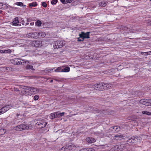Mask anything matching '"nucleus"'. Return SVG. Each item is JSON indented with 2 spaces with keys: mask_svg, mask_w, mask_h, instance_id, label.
Wrapping results in <instances>:
<instances>
[{
  "mask_svg": "<svg viewBox=\"0 0 151 151\" xmlns=\"http://www.w3.org/2000/svg\"><path fill=\"white\" fill-rule=\"evenodd\" d=\"M53 70L52 69H49L47 70V71L48 72H51V71Z\"/></svg>",
  "mask_w": 151,
  "mask_h": 151,
  "instance_id": "nucleus-45",
  "label": "nucleus"
},
{
  "mask_svg": "<svg viewBox=\"0 0 151 151\" xmlns=\"http://www.w3.org/2000/svg\"><path fill=\"white\" fill-rule=\"evenodd\" d=\"M42 6L44 7H46L47 6V4L45 2H42Z\"/></svg>",
  "mask_w": 151,
  "mask_h": 151,
  "instance_id": "nucleus-37",
  "label": "nucleus"
},
{
  "mask_svg": "<svg viewBox=\"0 0 151 151\" xmlns=\"http://www.w3.org/2000/svg\"><path fill=\"white\" fill-rule=\"evenodd\" d=\"M6 132V130L5 129L2 128L0 129V135H3Z\"/></svg>",
  "mask_w": 151,
  "mask_h": 151,
  "instance_id": "nucleus-27",
  "label": "nucleus"
},
{
  "mask_svg": "<svg viewBox=\"0 0 151 151\" xmlns=\"http://www.w3.org/2000/svg\"><path fill=\"white\" fill-rule=\"evenodd\" d=\"M1 13V11L0 10V13Z\"/></svg>",
  "mask_w": 151,
  "mask_h": 151,
  "instance_id": "nucleus-57",
  "label": "nucleus"
},
{
  "mask_svg": "<svg viewBox=\"0 0 151 151\" xmlns=\"http://www.w3.org/2000/svg\"><path fill=\"white\" fill-rule=\"evenodd\" d=\"M11 61L12 63L15 65L22 64V61L24 62L23 63L25 62V63H26V61L22 60L19 58H14L11 60Z\"/></svg>",
  "mask_w": 151,
  "mask_h": 151,
  "instance_id": "nucleus-6",
  "label": "nucleus"
},
{
  "mask_svg": "<svg viewBox=\"0 0 151 151\" xmlns=\"http://www.w3.org/2000/svg\"><path fill=\"white\" fill-rule=\"evenodd\" d=\"M26 69L27 70H35V69L33 68L32 65H27L25 67Z\"/></svg>",
  "mask_w": 151,
  "mask_h": 151,
  "instance_id": "nucleus-21",
  "label": "nucleus"
},
{
  "mask_svg": "<svg viewBox=\"0 0 151 151\" xmlns=\"http://www.w3.org/2000/svg\"><path fill=\"white\" fill-rule=\"evenodd\" d=\"M147 55L151 54V51L147 52Z\"/></svg>",
  "mask_w": 151,
  "mask_h": 151,
  "instance_id": "nucleus-47",
  "label": "nucleus"
},
{
  "mask_svg": "<svg viewBox=\"0 0 151 151\" xmlns=\"http://www.w3.org/2000/svg\"><path fill=\"white\" fill-rule=\"evenodd\" d=\"M37 4L35 2H33L32 3L29 4V6L30 7L32 8V7H35L37 5Z\"/></svg>",
  "mask_w": 151,
  "mask_h": 151,
  "instance_id": "nucleus-25",
  "label": "nucleus"
},
{
  "mask_svg": "<svg viewBox=\"0 0 151 151\" xmlns=\"http://www.w3.org/2000/svg\"><path fill=\"white\" fill-rule=\"evenodd\" d=\"M53 80H51L50 81V82L52 83V82H53Z\"/></svg>",
  "mask_w": 151,
  "mask_h": 151,
  "instance_id": "nucleus-52",
  "label": "nucleus"
},
{
  "mask_svg": "<svg viewBox=\"0 0 151 151\" xmlns=\"http://www.w3.org/2000/svg\"><path fill=\"white\" fill-rule=\"evenodd\" d=\"M9 68V67H6V69L7 70H8V69Z\"/></svg>",
  "mask_w": 151,
  "mask_h": 151,
  "instance_id": "nucleus-55",
  "label": "nucleus"
},
{
  "mask_svg": "<svg viewBox=\"0 0 151 151\" xmlns=\"http://www.w3.org/2000/svg\"><path fill=\"white\" fill-rule=\"evenodd\" d=\"M3 3L0 2V9H2L3 7Z\"/></svg>",
  "mask_w": 151,
  "mask_h": 151,
  "instance_id": "nucleus-42",
  "label": "nucleus"
},
{
  "mask_svg": "<svg viewBox=\"0 0 151 151\" xmlns=\"http://www.w3.org/2000/svg\"><path fill=\"white\" fill-rule=\"evenodd\" d=\"M139 103L147 106H149L148 99H143L139 101Z\"/></svg>",
  "mask_w": 151,
  "mask_h": 151,
  "instance_id": "nucleus-13",
  "label": "nucleus"
},
{
  "mask_svg": "<svg viewBox=\"0 0 151 151\" xmlns=\"http://www.w3.org/2000/svg\"><path fill=\"white\" fill-rule=\"evenodd\" d=\"M4 53H10L12 52V51L11 50L8 49L7 50H4Z\"/></svg>",
  "mask_w": 151,
  "mask_h": 151,
  "instance_id": "nucleus-35",
  "label": "nucleus"
},
{
  "mask_svg": "<svg viewBox=\"0 0 151 151\" xmlns=\"http://www.w3.org/2000/svg\"><path fill=\"white\" fill-rule=\"evenodd\" d=\"M104 83H98L92 86V88L96 90H104Z\"/></svg>",
  "mask_w": 151,
  "mask_h": 151,
  "instance_id": "nucleus-4",
  "label": "nucleus"
},
{
  "mask_svg": "<svg viewBox=\"0 0 151 151\" xmlns=\"http://www.w3.org/2000/svg\"><path fill=\"white\" fill-rule=\"evenodd\" d=\"M150 1H151V0H150Z\"/></svg>",
  "mask_w": 151,
  "mask_h": 151,
  "instance_id": "nucleus-59",
  "label": "nucleus"
},
{
  "mask_svg": "<svg viewBox=\"0 0 151 151\" xmlns=\"http://www.w3.org/2000/svg\"><path fill=\"white\" fill-rule=\"evenodd\" d=\"M39 98V96L38 95H35L34 97V100L35 101H36L38 100Z\"/></svg>",
  "mask_w": 151,
  "mask_h": 151,
  "instance_id": "nucleus-33",
  "label": "nucleus"
},
{
  "mask_svg": "<svg viewBox=\"0 0 151 151\" xmlns=\"http://www.w3.org/2000/svg\"><path fill=\"white\" fill-rule=\"evenodd\" d=\"M33 128L32 125L21 124L15 127L14 128V129L17 131H22L26 129H32Z\"/></svg>",
  "mask_w": 151,
  "mask_h": 151,
  "instance_id": "nucleus-2",
  "label": "nucleus"
},
{
  "mask_svg": "<svg viewBox=\"0 0 151 151\" xmlns=\"http://www.w3.org/2000/svg\"><path fill=\"white\" fill-rule=\"evenodd\" d=\"M56 117H61L62 116H64L65 114V112H63L60 113L59 111L55 112Z\"/></svg>",
  "mask_w": 151,
  "mask_h": 151,
  "instance_id": "nucleus-20",
  "label": "nucleus"
},
{
  "mask_svg": "<svg viewBox=\"0 0 151 151\" xmlns=\"http://www.w3.org/2000/svg\"><path fill=\"white\" fill-rule=\"evenodd\" d=\"M60 1L63 4H65V0H60Z\"/></svg>",
  "mask_w": 151,
  "mask_h": 151,
  "instance_id": "nucleus-43",
  "label": "nucleus"
},
{
  "mask_svg": "<svg viewBox=\"0 0 151 151\" xmlns=\"http://www.w3.org/2000/svg\"><path fill=\"white\" fill-rule=\"evenodd\" d=\"M12 25L15 26H21V22H19L18 18L17 17H15L12 22Z\"/></svg>",
  "mask_w": 151,
  "mask_h": 151,
  "instance_id": "nucleus-11",
  "label": "nucleus"
},
{
  "mask_svg": "<svg viewBox=\"0 0 151 151\" xmlns=\"http://www.w3.org/2000/svg\"><path fill=\"white\" fill-rule=\"evenodd\" d=\"M121 145H116L111 150V151H120L121 150L120 147Z\"/></svg>",
  "mask_w": 151,
  "mask_h": 151,
  "instance_id": "nucleus-19",
  "label": "nucleus"
},
{
  "mask_svg": "<svg viewBox=\"0 0 151 151\" xmlns=\"http://www.w3.org/2000/svg\"><path fill=\"white\" fill-rule=\"evenodd\" d=\"M9 106H4L0 109V115L6 112L9 109Z\"/></svg>",
  "mask_w": 151,
  "mask_h": 151,
  "instance_id": "nucleus-14",
  "label": "nucleus"
},
{
  "mask_svg": "<svg viewBox=\"0 0 151 151\" xmlns=\"http://www.w3.org/2000/svg\"><path fill=\"white\" fill-rule=\"evenodd\" d=\"M18 114H17V116H18Z\"/></svg>",
  "mask_w": 151,
  "mask_h": 151,
  "instance_id": "nucleus-58",
  "label": "nucleus"
},
{
  "mask_svg": "<svg viewBox=\"0 0 151 151\" xmlns=\"http://www.w3.org/2000/svg\"><path fill=\"white\" fill-rule=\"evenodd\" d=\"M62 69L61 67H59L56 69L55 71V72H62Z\"/></svg>",
  "mask_w": 151,
  "mask_h": 151,
  "instance_id": "nucleus-30",
  "label": "nucleus"
},
{
  "mask_svg": "<svg viewBox=\"0 0 151 151\" xmlns=\"http://www.w3.org/2000/svg\"><path fill=\"white\" fill-rule=\"evenodd\" d=\"M141 54L143 55H147V52H141Z\"/></svg>",
  "mask_w": 151,
  "mask_h": 151,
  "instance_id": "nucleus-40",
  "label": "nucleus"
},
{
  "mask_svg": "<svg viewBox=\"0 0 151 151\" xmlns=\"http://www.w3.org/2000/svg\"><path fill=\"white\" fill-rule=\"evenodd\" d=\"M34 77V76H30V78H33Z\"/></svg>",
  "mask_w": 151,
  "mask_h": 151,
  "instance_id": "nucleus-53",
  "label": "nucleus"
},
{
  "mask_svg": "<svg viewBox=\"0 0 151 151\" xmlns=\"http://www.w3.org/2000/svg\"><path fill=\"white\" fill-rule=\"evenodd\" d=\"M28 24H29V23H26V25H28Z\"/></svg>",
  "mask_w": 151,
  "mask_h": 151,
  "instance_id": "nucleus-56",
  "label": "nucleus"
},
{
  "mask_svg": "<svg viewBox=\"0 0 151 151\" xmlns=\"http://www.w3.org/2000/svg\"><path fill=\"white\" fill-rule=\"evenodd\" d=\"M16 4L18 6H22L23 4L22 2H17L16 3Z\"/></svg>",
  "mask_w": 151,
  "mask_h": 151,
  "instance_id": "nucleus-34",
  "label": "nucleus"
},
{
  "mask_svg": "<svg viewBox=\"0 0 151 151\" xmlns=\"http://www.w3.org/2000/svg\"><path fill=\"white\" fill-rule=\"evenodd\" d=\"M50 117L51 119H53L56 117V113L55 112L51 113L50 116Z\"/></svg>",
  "mask_w": 151,
  "mask_h": 151,
  "instance_id": "nucleus-26",
  "label": "nucleus"
},
{
  "mask_svg": "<svg viewBox=\"0 0 151 151\" xmlns=\"http://www.w3.org/2000/svg\"><path fill=\"white\" fill-rule=\"evenodd\" d=\"M94 111H95L96 112H99V111H97L96 110V109H95L94 110Z\"/></svg>",
  "mask_w": 151,
  "mask_h": 151,
  "instance_id": "nucleus-51",
  "label": "nucleus"
},
{
  "mask_svg": "<svg viewBox=\"0 0 151 151\" xmlns=\"http://www.w3.org/2000/svg\"><path fill=\"white\" fill-rule=\"evenodd\" d=\"M63 46V42L62 41H57L55 42V45L53 47L54 48H58L62 47Z\"/></svg>",
  "mask_w": 151,
  "mask_h": 151,
  "instance_id": "nucleus-10",
  "label": "nucleus"
},
{
  "mask_svg": "<svg viewBox=\"0 0 151 151\" xmlns=\"http://www.w3.org/2000/svg\"><path fill=\"white\" fill-rule=\"evenodd\" d=\"M39 33V38H43L44 37L45 35L46 34L45 33L43 32H38Z\"/></svg>",
  "mask_w": 151,
  "mask_h": 151,
  "instance_id": "nucleus-22",
  "label": "nucleus"
},
{
  "mask_svg": "<svg viewBox=\"0 0 151 151\" xmlns=\"http://www.w3.org/2000/svg\"><path fill=\"white\" fill-rule=\"evenodd\" d=\"M47 123L46 122H44L43 121H41L37 122L36 124V125L39 128H42L46 126Z\"/></svg>",
  "mask_w": 151,
  "mask_h": 151,
  "instance_id": "nucleus-9",
  "label": "nucleus"
},
{
  "mask_svg": "<svg viewBox=\"0 0 151 151\" xmlns=\"http://www.w3.org/2000/svg\"><path fill=\"white\" fill-rule=\"evenodd\" d=\"M103 87L104 89L106 90L107 89H109L110 88L112 84L110 83H104Z\"/></svg>",
  "mask_w": 151,
  "mask_h": 151,
  "instance_id": "nucleus-17",
  "label": "nucleus"
},
{
  "mask_svg": "<svg viewBox=\"0 0 151 151\" xmlns=\"http://www.w3.org/2000/svg\"><path fill=\"white\" fill-rule=\"evenodd\" d=\"M70 71V68L69 67H66L62 69V72H68Z\"/></svg>",
  "mask_w": 151,
  "mask_h": 151,
  "instance_id": "nucleus-24",
  "label": "nucleus"
},
{
  "mask_svg": "<svg viewBox=\"0 0 151 151\" xmlns=\"http://www.w3.org/2000/svg\"><path fill=\"white\" fill-rule=\"evenodd\" d=\"M134 138L135 139H137V143L138 142H139L142 139V138L141 137H137L136 136L133 137V140H134Z\"/></svg>",
  "mask_w": 151,
  "mask_h": 151,
  "instance_id": "nucleus-23",
  "label": "nucleus"
},
{
  "mask_svg": "<svg viewBox=\"0 0 151 151\" xmlns=\"http://www.w3.org/2000/svg\"><path fill=\"white\" fill-rule=\"evenodd\" d=\"M94 150L91 148L87 149H83L80 150L79 151H93Z\"/></svg>",
  "mask_w": 151,
  "mask_h": 151,
  "instance_id": "nucleus-28",
  "label": "nucleus"
},
{
  "mask_svg": "<svg viewBox=\"0 0 151 151\" xmlns=\"http://www.w3.org/2000/svg\"><path fill=\"white\" fill-rule=\"evenodd\" d=\"M123 137L124 136L122 134L116 135L111 137V140L112 141L120 140L123 139Z\"/></svg>",
  "mask_w": 151,
  "mask_h": 151,
  "instance_id": "nucleus-8",
  "label": "nucleus"
},
{
  "mask_svg": "<svg viewBox=\"0 0 151 151\" xmlns=\"http://www.w3.org/2000/svg\"><path fill=\"white\" fill-rule=\"evenodd\" d=\"M30 44L32 46L38 47L42 46V42L40 40H35L31 42Z\"/></svg>",
  "mask_w": 151,
  "mask_h": 151,
  "instance_id": "nucleus-7",
  "label": "nucleus"
},
{
  "mask_svg": "<svg viewBox=\"0 0 151 151\" xmlns=\"http://www.w3.org/2000/svg\"><path fill=\"white\" fill-rule=\"evenodd\" d=\"M90 32H87L85 33L84 32H82L81 34H79L80 38L81 39L78 38V41H82L85 38H89Z\"/></svg>",
  "mask_w": 151,
  "mask_h": 151,
  "instance_id": "nucleus-3",
  "label": "nucleus"
},
{
  "mask_svg": "<svg viewBox=\"0 0 151 151\" xmlns=\"http://www.w3.org/2000/svg\"><path fill=\"white\" fill-rule=\"evenodd\" d=\"M120 127L118 126H114L113 127H111L109 129V131H116V132H119L120 131Z\"/></svg>",
  "mask_w": 151,
  "mask_h": 151,
  "instance_id": "nucleus-12",
  "label": "nucleus"
},
{
  "mask_svg": "<svg viewBox=\"0 0 151 151\" xmlns=\"http://www.w3.org/2000/svg\"><path fill=\"white\" fill-rule=\"evenodd\" d=\"M28 91L30 94H36L39 92V90L38 88L34 87H29L24 86L22 89V93L23 94H26V92Z\"/></svg>",
  "mask_w": 151,
  "mask_h": 151,
  "instance_id": "nucleus-1",
  "label": "nucleus"
},
{
  "mask_svg": "<svg viewBox=\"0 0 151 151\" xmlns=\"http://www.w3.org/2000/svg\"><path fill=\"white\" fill-rule=\"evenodd\" d=\"M38 34L37 32H29L27 34V36L29 38L37 39L39 38Z\"/></svg>",
  "mask_w": 151,
  "mask_h": 151,
  "instance_id": "nucleus-5",
  "label": "nucleus"
},
{
  "mask_svg": "<svg viewBox=\"0 0 151 151\" xmlns=\"http://www.w3.org/2000/svg\"><path fill=\"white\" fill-rule=\"evenodd\" d=\"M57 2V0H52L51 2V3L52 4H56Z\"/></svg>",
  "mask_w": 151,
  "mask_h": 151,
  "instance_id": "nucleus-36",
  "label": "nucleus"
},
{
  "mask_svg": "<svg viewBox=\"0 0 151 151\" xmlns=\"http://www.w3.org/2000/svg\"><path fill=\"white\" fill-rule=\"evenodd\" d=\"M108 3L107 1L103 0L99 3V5L102 7H104L106 6Z\"/></svg>",
  "mask_w": 151,
  "mask_h": 151,
  "instance_id": "nucleus-18",
  "label": "nucleus"
},
{
  "mask_svg": "<svg viewBox=\"0 0 151 151\" xmlns=\"http://www.w3.org/2000/svg\"><path fill=\"white\" fill-rule=\"evenodd\" d=\"M42 24L40 20H37L36 22V24L37 26L40 27L41 26Z\"/></svg>",
  "mask_w": 151,
  "mask_h": 151,
  "instance_id": "nucleus-32",
  "label": "nucleus"
},
{
  "mask_svg": "<svg viewBox=\"0 0 151 151\" xmlns=\"http://www.w3.org/2000/svg\"><path fill=\"white\" fill-rule=\"evenodd\" d=\"M72 0H65V4L72 2Z\"/></svg>",
  "mask_w": 151,
  "mask_h": 151,
  "instance_id": "nucleus-39",
  "label": "nucleus"
},
{
  "mask_svg": "<svg viewBox=\"0 0 151 151\" xmlns=\"http://www.w3.org/2000/svg\"><path fill=\"white\" fill-rule=\"evenodd\" d=\"M135 139L134 140H133V141H132V142H134V143H137V139Z\"/></svg>",
  "mask_w": 151,
  "mask_h": 151,
  "instance_id": "nucleus-48",
  "label": "nucleus"
},
{
  "mask_svg": "<svg viewBox=\"0 0 151 151\" xmlns=\"http://www.w3.org/2000/svg\"><path fill=\"white\" fill-rule=\"evenodd\" d=\"M22 24L23 25L24 24V21H23L22 20Z\"/></svg>",
  "mask_w": 151,
  "mask_h": 151,
  "instance_id": "nucleus-49",
  "label": "nucleus"
},
{
  "mask_svg": "<svg viewBox=\"0 0 151 151\" xmlns=\"http://www.w3.org/2000/svg\"><path fill=\"white\" fill-rule=\"evenodd\" d=\"M109 135V134H105V135H104V136H105V137H106V136H108Z\"/></svg>",
  "mask_w": 151,
  "mask_h": 151,
  "instance_id": "nucleus-54",
  "label": "nucleus"
},
{
  "mask_svg": "<svg viewBox=\"0 0 151 151\" xmlns=\"http://www.w3.org/2000/svg\"><path fill=\"white\" fill-rule=\"evenodd\" d=\"M75 147V145L71 143H70L67 144L66 146L64 148V149L65 148L66 149H68L69 150H71L74 148Z\"/></svg>",
  "mask_w": 151,
  "mask_h": 151,
  "instance_id": "nucleus-15",
  "label": "nucleus"
},
{
  "mask_svg": "<svg viewBox=\"0 0 151 151\" xmlns=\"http://www.w3.org/2000/svg\"><path fill=\"white\" fill-rule=\"evenodd\" d=\"M0 53H4V50H0Z\"/></svg>",
  "mask_w": 151,
  "mask_h": 151,
  "instance_id": "nucleus-46",
  "label": "nucleus"
},
{
  "mask_svg": "<svg viewBox=\"0 0 151 151\" xmlns=\"http://www.w3.org/2000/svg\"><path fill=\"white\" fill-rule=\"evenodd\" d=\"M142 113L143 114H146L148 115H151V113L148 111H142Z\"/></svg>",
  "mask_w": 151,
  "mask_h": 151,
  "instance_id": "nucleus-29",
  "label": "nucleus"
},
{
  "mask_svg": "<svg viewBox=\"0 0 151 151\" xmlns=\"http://www.w3.org/2000/svg\"><path fill=\"white\" fill-rule=\"evenodd\" d=\"M121 29L124 30H126L127 29H128V28L125 26H122V28Z\"/></svg>",
  "mask_w": 151,
  "mask_h": 151,
  "instance_id": "nucleus-38",
  "label": "nucleus"
},
{
  "mask_svg": "<svg viewBox=\"0 0 151 151\" xmlns=\"http://www.w3.org/2000/svg\"><path fill=\"white\" fill-rule=\"evenodd\" d=\"M34 22H31L30 23V24L31 25H34Z\"/></svg>",
  "mask_w": 151,
  "mask_h": 151,
  "instance_id": "nucleus-50",
  "label": "nucleus"
},
{
  "mask_svg": "<svg viewBox=\"0 0 151 151\" xmlns=\"http://www.w3.org/2000/svg\"><path fill=\"white\" fill-rule=\"evenodd\" d=\"M14 90L15 91H19V90L18 88H14Z\"/></svg>",
  "mask_w": 151,
  "mask_h": 151,
  "instance_id": "nucleus-44",
  "label": "nucleus"
},
{
  "mask_svg": "<svg viewBox=\"0 0 151 151\" xmlns=\"http://www.w3.org/2000/svg\"><path fill=\"white\" fill-rule=\"evenodd\" d=\"M133 141V137L131 138H130L128 139L127 141L130 143H134V142H132Z\"/></svg>",
  "mask_w": 151,
  "mask_h": 151,
  "instance_id": "nucleus-31",
  "label": "nucleus"
},
{
  "mask_svg": "<svg viewBox=\"0 0 151 151\" xmlns=\"http://www.w3.org/2000/svg\"><path fill=\"white\" fill-rule=\"evenodd\" d=\"M86 141L89 143H92L94 142L96 140L94 138L92 137H88L86 139Z\"/></svg>",
  "mask_w": 151,
  "mask_h": 151,
  "instance_id": "nucleus-16",
  "label": "nucleus"
},
{
  "mask_svg": "<svg viewBox=\"0 0 151 151\" xmlns=\"http://www.w3.org/2000/svg\"><path fill=\"white\" fill-rule=\"evenodd\" d=\"M149 106H151V99H148Z\"/></svg>",
  "mask_w": 151,
  "mask_h": 151,
  "instance_id": "nucleus-41",
  "label": "nucleus"
}]
</instances>
